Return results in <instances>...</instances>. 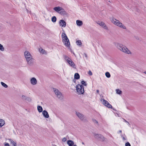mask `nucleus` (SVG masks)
I'll return each mask as SVG.
<instances>
[{"mask_svg": "<svg viewBox=\"0 0 146 146\" xmlns=\"http://www.w3.org/2000/svg\"><path fill=\"white\" fill-rule=\"evenodd\" d=\"M1 85H2V86H3V87H5V88L7 87L8 86H7V85H6L5 84L4 82H1Z\"/></svg>", "mask_w": 146, "mask_h": 146, "instance_id": "27", "label": "nucleus"}, {"mask_svg": "<svg viewBox=\"0 0 146 146\" xmlns=\"http://www.w3.org/2000/svg\"><path fill=\"white\" fill-rule=\"evenodd\" d=\"M67 144L69 146H72L74 145V142L72 140H69L67 141Z\"/></svg>", "mask_w": 146, "mask_h": 146, "instance_id": "16", "label": "nucleus"}, {"mask_svg": "<svg viewBox=\"0 0 146 146\" xmlns=\"http://www.w3.org/2000/svg\"><path fill=\"white\" fill-rule=\"evenodd\" d=\"M74 78L76 79H78L80 78V76L78 73H76L74 74Z\"/></svg>", "mask_w": 146, "mask_h": 146, "instance_id": "20", "label": "nucleus"}, {"mask_svg": "<svg viewBox=\"0 0 146 146\" xmlns=\"http://www.w3.org/2000/svg\"><path fill=\"white\" fill-rule=\"evenodd\" d=\"M59 24L60 26L65 27L66 26V23L63 20H61L60 21Z\"/></svg>", "mask_w": 146, "mask_h": 146, "instance_id": "12", "label": "nucleus"}, {"mask_svg": "<svg viewBox=\"0 0 146 146\" xmlns=\"http://www.w3.org/2000/svg\"><path fill=\"white\" fill-rule=\"evenodd\" d=\"M76 89L78 94H83L84 93V88L82 85L79 84L76 85Z\"/></svg>", "mask_w": 146, "mask_h": 146, "instance_id": "5", "label": "nucleus"}, {"mask_svg": "<svg viewBox=\"0 0 146 146\" xmlns=\"http://www.w3.org/2000/svg\"><path fill=\"white\" fill-rule=\"evenodd\" d=\"M39 50L40 53L43 54L46 53V52L45 50L41 48L39 49Z\"/></svg>", "mask_w": 146, "mask_h": 146, "instance_id": "22", "label": "nucleus"}, {"mask_svg": "<svg viewBox=\"0 0 146 146\" xmlns=\"http://www.w3.org/2000/svg\"><path fill=\"white\" fill-rule=\"evenodd\" d=\"M5 123L4 121L2 119H0V127H1Z\"/></svg>", "mask_w": 146, "mask_h": 146, "instance_id": "18", "label": "nucleus"}, {"mask_svg": "<svg viewBox=\"0 0 146 146\" xmlns=\"http://www.w3.org/2000/svg\"><path fill=\"white\" fill-rule=\"evenodd\" d=\"M96 92H97V93H99V91L98 90H97Z\"/></svg>", "mask_w": 146, "mask_h": 146, "instance_id": "39", "label": "nucleus"}, {"mask_svg": "<svg viewBox=\"0 0 146 146\" xmlns=\"http://www.w3.org/2000/svg\"><path fill=\"white\" fill-rule=\"evenodd\" d=\"M117 48L127 54L130 53V51L125 46L121 44H118L117 45Z\"/></svg>", "mask_w": 146, "mask_h": 146, "instance_id": "4", "label": "nucleus"}, {"mask_svg": "<svg viewBox=\"0 0 146 146\" xmlns=\"http://www.w3.org/2000/svg\"><path fill=\"white\" fill-rule=\"evenodd\" d=\"M116 93L119 94H121L122 92L121 90H120L119 89H116Z\"/></svg>", "mask_w": 146, "mask_h": 146, "instance_id": "24", "label": "nucleus"}, {"mask_svg": "<svg viewBox=\"0 0 146 146\" xmlns=\"http://www.w3.org/2000/svg\"><path fill=\"white\" fill-rule=\"evenodd\" d=\"M92 121L95 124H96L98 126L99 125V124L98 123V122L96 120V119H92Z\"/></svg>", "mask_w": 146, "mask_h": 146, "instance_id": "21", "label": "nucleus"}, {"mask_svg": "<svg viewBox=\"0 0 146 146\" xmlns=\"http://www.w3.org/2000/svg\"><path fill=\"white\" fill-rule=\"evenodd\" d=\"M100 26H102L105 29H107L108 27L103 22H101L100 23H98Z\"/></svg>", "mask_w": 146, "mask_h": 146, "instance_id": "15", "label": "nucleus"}, {"mask_svg": "<svg viewBox=\"0 0 146 146\" xmlns=\"http://www.w3.org/2000/svg\"><path fill=\"white\" fill-rule=\"evenodd\" d=\"M102 103L106 106L110 108H111L112 106L109 104L108 101H102Z\"/></svg>", "mask_w": 146, "mask_h": 146, "instance_id": "11", "label": "nucleus"}, {"mask_svg": "<svg viewBox=\"0 0 146 146\" xmlns=\"http://www.w3.org/2000/svg\"><path fill=\"white\" fill-rule=\"evenodd\" d=\"M9 141L11 142V143L12 144L14 142V141L11 139H9Z\"/></svg>", "mask_w": 146, "mask_h": 146, "instance_id": "34", "label": "nucleus"}, {"mask_svg": "<svg viewBox=\"0 0 146 146\" xmlns=\"http://www.w3.org/2000/svg\"><path fill=\"white\" fill-rule=\"evenodd\" d=\"M119 133H121V132H122V131H121V130H120L119 131Z\"/></svg>", "mask_w": 146, "mask_h": 146, "instance_id": "40", "label": "nucleus"}, {"mask_svg": "<svg viewBox=\"0 0 146 146\" xmlns=\"http://www.w3.org/2000/svg\"><path fill=\"white\" fill-rule=\"evenodd\" d=\"M9 141L11 142V143L12 144L14 142V141L11 139H9Z\"/></svg>", "mask_w": 146, "mask_h": 146, "instance_id": "35", "label": "nucleus"}, {"mask_svg": "<svg viewBox=\"0 0 146 146\" xmlns=\"http://www.w3.org/2000/svg\"><path fill=\"white\" fill-rule=\"evenodd\" d=\"M82 144H83V145H84V142H82Z\"/></svg>", "mask_w": 146, "mask_h": 146, "instance_id": "42", "label": "nucleus"}, {"mask_svg": "<svg viewBox=\"0 0 146 146\" xmlns=\"http://www.w3.org/2000/svg\"><path fill=\"white\" fill-rule=\"evenodd\" d=\"M76 114L78 118L82 121H85L86 119L85 117L82 113L78 111H76Z\"/></svg>", "mask_w": 146, "mask_h": 146, "instance_id": "8", "label": "nucleus"}, {"mask_svg": "<svg viewBox=\"0 0 146 146\" xmlns=\"http://www.w3.org/2000/svg\"><path fill=\"white\" fill-rule=\"evenodd\" d=\"M66 138L64 137V138H63V139H62V141L63 142H65V141H66Z\"/></svg>", "mask_w": 146, "mask_h": 146, "instance_id": "31", "label": "nucleus"}, {"mask_svg": "<svg viewBox=\"0 0 146 146\" xmlns=\"http://www.w3.org/2000/svg\"><path fill=\"white\" fill-rule=\"evenodd\" d=\"M51 20L53 22H55L56 21V17L54 16L52 18Z\"/></svg>", "mask_w": 146, "mask_h": 146, "instance_id": "23", "label": "nucleus"}, {"mask_svg": "<svg viewBox=\"0 0 146 146\" xmlns=\"http://www.w3.org/2000/svg\"><path fill=\"white\" fill-rule=\"evenodd\" d=\"M61 36L62 42L67 47H69L70 45V42L66 34L64 33H62Z\"/></svg>", "mask_w": 146, "mask_h": 146, "instance_id": "1", "label": "nucleus"}, {"mask_svg": "<svg viewBox=\"0 0 146 146\" xmlns=\"http://www.w3.org/2000/svg\"><path fill=\"white\" fill-rule=\"evenodd\" d=\"M4 48L3 47V45L1 44H0V50L3 51L4 50Z\"/></svg>", "mask_w": 146, "mask_h": 146, "instance_id": "29", "label": "nucleus"}, {"mask_svg": "<svg viewBox=\"0 0 146 146\" xmlns=\"http://www.w3.org/2000/svg\"><path fill=\"white\" fill-rule=\"evenodd\" d=\"M81 84L82 85H83L84 86H87V84L86 82L85 81H81Z\"/></svg>", "mask_w": 146, "mask_h": 146, "instance_id": "28", "label": "nucleus"}, {"mask_svg": "<svg viewBox=\"0 0 146 146\" xmlns=\"http://www.w3.org/2000/svg\"><path fill=\"white\" fill-rule=\"evenodd\" d=\"M125 146H131L130 143L128 142L125 143Z\"/></svg>", "mask_w": 146, "mask_h": 146, "instance_id": "30", "label": "nucleus"}, {"mask_svg": "<svg viewBox=\"0 0 146 146\" xmlns=\"http://www.w3.org/2000/svg\"><path fill=\"white\" fill-rule=\"evenodd\" d=\"M31 83L33 85L36 84L37 82L36 79L35 78H31Z\"/></svg>", "mask_w": 146, "mask_h": 146, "instance_id": "14", "label": "nucleus"}, {"mask_svg": "<svg viewBox=\"0 0 146 146\" xmlns=\"http://www.w3.org/2000/svg\"><path fill=\"white\" fill-rule=\"evenodd\" d=\"M76 23L77 25L79 26H81L83 24L82 21L80 20H77L76 21Z\"/></svg>", "mask_w": 146, "mask_h": 146, "instance_id": "17", "label": "nucleus"}, {"mask_svg": "<svg viewBox=\"0 0 146 146\" xmlns=\"http://www.w3.org/2000/svg\"><path fill=\"white\" fill-rule=\"evenodd\" d=\"M37 110L39 113L42 112L43 110L42 107L39 106H37Z\"/></svg>", "mask_w": 146, "mask_h": 146, "instance_id": "19", "label": "nucleus"}, {"mask_svg": "<svg viewBox=\"0 0 146 146\" xmlns=\"http://www.w3.org/2000/svg\"><path fill=\"white\" fill-rule=\"evenodd\" d=\"M53 90L55 94L58 98H59L61 97L62 95V93L58 89L55 88H53Z\"/></svg>", "mask_w": 146, "mask_h": 146, "instance_id": "9", "label": "nucleus"}, {"mask_svg": "<svg viewBox=\"0 0 146 146\" xmlns=\"http://www.w3.org/2000/svg\"><path fill=\"white\" fill-rule=\"evenodd\" d=\"M103 100L104 101V100Z\"/></svg>", "mask_w": 146, "mask_h": 146, "instance_id": "43", "label": "nucleus"}, {"mask_svg": "<svg viewBox=\"0 0 146 146\" xmlns=\"http://www.w3.org/2000/svg\"><path fill=\"white\" fill-rule=\"evenodd\" d=\"M144 73L145 74H146V71H145L144 72Z\"/></svg>", "mask_w": 146, "mask_h": 146, "instance_id": "41", "label": "nucleus"}, {"mask_svg": "<svg viewBox=\"0 0 146 146\" xmlns=\"http://www.w3.org/2000/svg\"><path fill=\"white\" fill-rule=\"evenodd\" d=\"M123 119L124 120V121H125V122H126V123H127L128 124V125H130V124H129V123L127 121H126V120L125 119Z\"/></svg>", "mask_w": 146, "mask_h": 146, "instance_id": "37", "label": "nucleus"}, {"mask_svg": "<svg viewBox=\"0 0 146 146\" xmlns=\"http://www.w3.org/2000/svg\"><path fill=\"white\" fill-rule=\"evenodd\" d=\"M76 44L77 45H81L82 42L80 40H78L76 42Z\"/></svg>", "mask_w": 146, "mask_h": 146, "instance_id": "26", "label": "nucleus"}, {"mask_svg": "<svg viewBox=\"0 0 146 146\" xmlns=\"http://www.w3.org/2000/svg\"><path fill=\"white\" fill-rule=\"evenodd\" d=\"M94 136L95 138L101 141H104L106 139L104 136L101 134L94 133Z\"/></svg>", "mask_w": 146, "mask_h": 146, "instance_id": "7", "label": "nucleus"}, {"mask_svg": "<svg viewBox=\"0 0 146 146\" xmlns=\"http://www.w3.org/2000/svg\"><path fill=\"white\" fill-rule=\"evenodd\" d=\"M53 9L54 11H56L58 12L59 11H61V12H60V13H63L64 12H65L64 11V10L63 9V8L62 7H55Z\"/></svg>", "mask_w": 146, "mask_h": 146, "instance_id": "10", "label": "nucleus"}, {"mask_svg": "<svg viewBox=\"0 0 146 146\" xmlns=\"http://www.w3.org/2000/svg\"><path fill=\"white\" fill-rule=\"evenodd\" d=\"M105 75H106V76L107 78H109L110 77V76H111L110 74V73L108 72H106V73L105 74Z\"/></svg>", "mask_w": 146, "mask_h": 146, "instance_id": "25", "label": "nucleus"}, {"mask_svg": "<svg viewBox=\"0 0 146 146\" xmlns=\"http://www.w3.org/2000/svg\"><path fill=\"white\" fill-rule=\"evenodd\" d=\"M121 137H122V139H123V140H126V139L125 138V137H124L122 136V135L121 136Z\"/></svg>", "mask_w": 146, "mask_h": 146, "instance_id": "38", "label": "nucleus"}, {"mask_svg": "<svg viewBox=\"0 0 146 146\" xmlns=\"http://www.w3.org/2000/svg\"><path fill=\"white\" fill-rule=\"evenodd\" d=\"M12 145H13V146H17V144L14 141V143H12Z\"/></svg>", "mask_w": 146, "mask_h": 146, "instance_id": "33", "label": "nucleus"}, {"mask_svg": "<svg viewBox=\"0 0 146 146\" xmlns=\"http://www.w3.org/2000/svg\"><path fill=\"white\" fill-rule=\"evenodd\" d=\"M24 54L28 63L29 64H31L34 61V59L32 58V56L29 52L27 51H25Z\"/></svg>", "mask_w": 146, "mask_h": 146, "instance_id": "2", "label": "nucleus"}, {"mask_svg": "<svg viewBox=\"0 0 146 146\" xmlns=\"http://www.w3.org/2000/svg\"><path fill=\"white\" fill-rule=\"evenodd\" d=\"M112 22L116 25L119 27H120L124 29H126V27L119 21L116 19L113 18L111 20Z\"/></svg>", "mask_w": 146, "mask_h": 146, "instance_id": "3", "label": "nucleus"}, {"mask_svg": "<svg viewBox=\"0 0 146 146\" xmlns=\"http://www.w3.org/2000/svg\"><path fill=\"white\" fill-rule=\"evenodd\" d=\"M5 146H9V145L8 143H5L4 144Z\"/></svg>", "mask_w": 146, "mask_h": 146, "instance_id": "36", "label": "nucleus"}, {"mask_svg": "<svg viewBox=\"0 0 146 146\" xmlns=\"http://www.w3.org/2000/svg\"><path fill=\"white\" fill-rule=\"evenodd\" d=\"M88 74L90 75H92V73L91 71L90 70L88 72Z\"/></svg>", "mask_w": 146, "mask_h": 146, "instance_id": "32", "label": "nucleus"}, {"mask_svg": "<svg viewBox=\"0 0 146 146\" xmlns=\"http://www.w3.org/2000/svg\"><path fill=\"white\" fill-rule=\"evenodd\" d=\"M64 58L69 64L72 67L75 68L76 65L71 59L66 55H64Z\"/></svg>", "mask_w": 146, "mask_h": 146, "instance_id": "6", "label": "nucleus"}, {"mask_svg": "<svg viewBox=\"0 0 146 146\" xmlns=\"http://www.w3.org/2000/svg\"><path fill=\"white\" fill-rule=\"evenodd\" d=\"M42 114L43 116L46 118L49 117V115L48 112L46 110H44L42 111Z\"/></svg>", "mask_w": 146, "mask_h": 146, "instance_id": "13", "label": "nucleus"}]
</instances>
